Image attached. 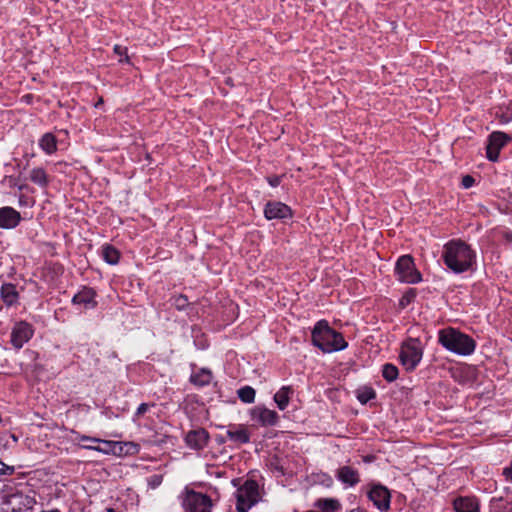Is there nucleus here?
I'll return each instance as SVG.
<instances>
[{
  "mask_svg": "<svg viewBox=\"0 0 512 512\" xmlns=\"http://www.w3.org/2000/svg\"><path fill=\"white\" fill-rule=\"evenodd\" d=\"M148 408H149V404H147V403L140 404L139 407L137 408L135 415L137 417H140L148 410Z\"/></svg>",
  "mask_w": 512,
  "mask_h": 512,
  "instance_id": "obj_39",
  "label": "nucleus"
},
{
  "mask_svg": "<svg viewBox=\"0 0 512 512\" xmlns=\"http://www.w3.org/2000/svg\"><path fill=\"white\" fill-rule=\"evenodd\" d=\"M376 396V393L373 389L371 388H365L364 390L360 391L358 393V400L362 403V404H365L367 403L369 400L375 398Z\"/></svg>",
  "mask_w": 512,
  "mask_h": 512,
  "instance_id": "obj_30",
  "label": "nucleus"
},
{
  "mask_svg": "<svg viewBox=\"0 0 512 512\" xmlns=\"http://www.w3.org/2000/svg\"><path fill=\"white\" fill-rule=\"evenodd\" d=\"M501 120L504 122H510L512 120V102L507 108V112L501 114Z\"/></svg>",
  "mask_w": 512,
  "mask_h": 512,
  "instance_id": "obj_37",
  "label": "nucleus"
},
{
  "mask_svg": "<svg viewBox=\"0 0 512 512\" xmlns=\"http://www.w3.org/2000/svg\"><path fill=\"white\" fill-rule=\"evenodd\" d=\"M95 296L96 292L92 288L84 287L74 295L72 302L76 305H82L85 309H91L97 305Z\"/></svg>",
  "mask_w": 512,
  "mask_h": 512,
  "instance_id": "obj_17",
  "label": "nucleus"
},
{
  "mask_svg": "<svg viewBox=\"0 0 512 512\" xmlns=\"http://www.w3.org/2000/svg\"><path fill=\"white\" fill-rule=\"evenodd\" d=\"M503 475L505 476L506 480L512 482V462L509 466L503 469Z\"/></svg>",
  "mask_w": 512,
  "mask_h": 512,
  "instance_id": "obj_40",
  "label": "nucleus"
},
{
  "mask_svg": "<svg viewBox=\"0 0 512 512\" xmlns=\"http://www.w3.org/2000/svg\"><path fill=\"white\" fill-rule=\"evenodd\" d=\"M264 215L268 220H284L292 217V210L282 202L270 201L265 205Z\"/></svg>",
  "mask_w": 512,
  "mask_h": 512,
  "instance_id": "obj_10",
  "label": "nucleus"
},
{
  "mask_svg": "<svg viewBox=\"0 0 512 512\" xmlns=\"http://www.w3.org/2000/svg\"><path fill=\"white\" fill-rule=\"evenodd\" d=\"M336 478L349 487H354L360 482L359 472L351 466H342L337 469Z\"/></svg>",
  "mask_w": 512,
  "mask_h": 512,
  "instance_id": "obj_18",
  "label": "nucleus"
},
{
  "mask_svg": "<svg viewBox=\"0 0 512 512\" xmlns=\"http://www.w3.org/2000/svg\"><path fill=\"white\" fill-rule=\"evenodd\" d=\"M442 259L454 273H463L472 268L476 254L466 242L451 240L443 247Z\"/></svg>",
  "mask_w": 512,
  "mask_h": 512,
  "instance_id": "obj_1",
  "label": "nucleus"
},
{
  "mask_svg": "<svg viewBox=\"0 0 512 512\" xmlns=\"http://www.w3.org/2000/svg\"><path fill=\"white\" fill-rule=\"evenodd\" d=\"M1 297L6 304H8V305L14 304L18 298V292L16 291L15 286L13 284L2 285Z\"/></svg>",
  "mask_w": 512,
  "mask_h": 512,
  "instance_id": "obj_24",
  "label": "nucleus"
},
{
  "mask_svg": "<svg viewBox=\"0 0 512 512\" xmlns=\"http://www.w3.org/2000/svg\"><path fill=\"white\" fill-rule=\"evenodd\" d=\"M39 145L47 154H52L57 150L56 137L51 133H46L40 139Z\"/></svg>",
  "mask_w": 512,
  "mask_h": 512,
  "instance_id": "obj_23",
  "label": "nucleus"
},
{
  "mask_svg": "<svg viewBox=\"0 0 512 512\" xmlns=\"http://www.w3.org/2000/svg\"><path fill=\"white\" fill-rule=\"evenodd\" d=\"M102 255L104 260L111 265H115L118 263L120 258L119 251L111 246V245H104L102 248Z\"/></svg>",
  "mask_w": 512,
  "mask_h": 512,
  "instance_id": "obj_26",
  "label": "nucleus"
},
{
  "mask_svg": "<svg viewBox=\"0 0 512 512\" xmlns=\"http://www.w3.org/2000/svg\"><path fill=\"white\" fill-rule=\"evenodd\" d=\"M114 52L115 54H117L118 56H123L125 55V60H123L122 58L119 59L120 62H123V61H126L128 62V56L126 55L127 54V48L126 47H123L121 45H115L114 46Z\"/></svg>",
  "mask_w": 512,
  "mask_h": 512,
  "instance_id": "obj_33",
  "label": "nucleus"
},
{
  "mask_svg": "<svg viewBox=\"0 0 512 512\" xmlns=\"http://www.w3.org/2000/svg\"><path fill=\"white\" fill-rule=\"evenodd\" d=\"M395 272L401 282L415 284L421 281V274L415 268L413 258L410 255H403L397 260Z\"/></svg>",
  "mask_w": 512,
  "mask_h": 512,
  "instance_id": "obj_7",
  "label": "nucleus"
},
{
  "mask_svg": "<svg viewBox=\"0 0 512 512\" xmlns=\"http://www.w3.org/2000/svg\"><path fill=\"white\" fill-rule=\"evenodd\" d=\"M453 506L456 512H479V504L473 497H459L454 500Z\"/></svg>",
  "mask_w": 512,
  "mask_h": 512,
  "instance_id": "obj_19",
  "label": "nucleus"
},
{
  "mask_svg": "<svg viewBox=\"0 0 512 512\" xmlns=\"http://www.w3.org/2000/svg\"><path fill=\"white\" fill-rule=\"evenodd\" d=\"M422 349L417 339H409L403 343L400 351V361L407 371H413L422 359Z\"/></svg>",
  "mask_w": 512,
  "mask_h": 512,
  "instance_id": "obj_5",
  "label": "nucleus"
},
{
  "mask_svg": "<svg viewBox=\"0 0 512 512\" xmlns=\"http://www.w3.org/2000/svg\"><path fill=\"white\" fill-rule=\"evenodd\" d=\"M269 184L272 186V187H276L280 184V178L275 176V177H272V178H269Z\"/></svg>",
  "mask_w": 512,
  "mask_h": 512,
  "instance_id": "obj_43",
  "label": "nucleus"
},
{
  "mask_svg": "<svg viewBox=\"0 0 512 512\" xmlns=\"http://www.w3.org/2000/svg\"><path fill=\"white\" fill-rule=\"evenodd\" d=\"M162 480V475H153L149 478L148 483L152 488H156L162 483Z\"/></svg>",
  "mask_w": 512,
  "mask_h": 512,
  "instance_id": "obj_35",
  "label": "nucleus"
},
{
  "mask_svg": "<svg viewBox=\"0 0 512 512\" xmlns=\"http://www.w3.org/2000/svg\"><path fill=\"white\" fill-rule=\"evenodd\" d=\"M76 439L79 442H83V445H96V444H99V442L101 441V439H99V438L85 436V435H79ZM80 446L82 447V444H80Z\"/></svg>",
  "mask_w": 512,
  "mask_h": 512,
  "instance_id": "obj_31",
  "label": "nucleus"
},
{
  "mask_svg": "<svg viewBox=\"0 0 512 512\" xmlns=\"http://www.w3.org/2000/svg\"><path fill=\"white\" fill-rule=\"evenodd\" d=\"M42 512H60L58 509H53L51 511H42Z\"/></svg>",
  "mask_w": 512,
  "mask_h": 512,
  "instance_id": "obj_50",
  "label": "nucleus"
},
{
  "mask_svg": "<svg viewBox=\"0 0 512 512\" xmlns=\"http://www.w3.org/2000/svg\"><path fill=\"white\" fill-rule=\"evenodd\" d=\"M237 512H247L260 499L259 486L255 480L249 479L236 491Z\"/></svg>",
  "mask_w": 512,
  "mask_h": 512,
  "instance_id": "obj_4",
  "label": "nucleus"
},
{
  "mask_svg": "<svg viewBox=\"0 0 512 512\" xmlns=\"http://www.w3.org/2000/svg\"><path fill=\"white\" fill-rule=\"evenodd\" d=\"M414 296L415 294L413 292L405 294L400 301L401 305L404 306L405 304L409 303Z\"/></svg>",
  "mask_w": 512,
  "mask_h": 512,
  "instance_id": "obj_42",
  "label": "nucleus"
},
{
  "mask_svg": "<svg viewBox=\"0 0 512 512\" xmlns=\"http://www.w3.org/2000/svg\"><path fill=\"white\" fill-rule=\"evenodd\" d=\"M175 305L178 309H183L188 305V300L186 296L180 295L175 299Z\"/></svg>",
  "mask_w": 512,
  "mask_h": 512,
  "instance_id": "obj_36",
  "label": "nucleus"
},
{
  "mask_svg": "<svg viewBox=\"0 0 512 512\" xmlns=\"http://www.w3.org/2000/svg\"><path fill=\"white\" fill-rule=\"evenodd\" d=\"M6 503L11 506L14 512H21L24 509H32L36 500L22 492H16L6 496Z\"/></svg>",
  "mask_w": 512,
  "mask_h": 512,
  "instance_id": "obj_11",
  "label": "nucleus"
},
{
  "mask_svg": "<svg viewBox=\"0 0 512 512\" xmlns=\"http://www.w3.org/2000/svg\"><path fill=\"white\" fill-rule=\"evenodd\" d=\"M292 393L293 390L290 386H284L274 395V401L280 410H284L287 407Z\"/></svg>",
  "mask_w": 512,
  "mask_h": 512,
  "instance_id": "obj_21",
  "label": "nucleus"
},
{
  "mask_svg": "<svg viewBox=\"0 0 512 512\" xmlns=\"http://www.w3.org/2000/svg\"><path fill=\"white\" fill-rule=\"evenodd\" d=\"M29 179L41 188H46L49 184V177L41 167L33 168L30 171Z\"/></svg>",
  "mask_w": 512,
  "mask_h": 512,
  "instance_id": "obj_20",
  "label": "nucleus"
},
{
  "mask_svg": "<svg viewBox=\"0 0 512 512\" xmlns=\"http://www.w3.org/2000/svg\"><path fill=\"white\" fill-rule=\"evenodd\" d=\"M14 472L13 466H8L0 460V477L4 475H11Z\"/></svg>",
  "mask_w": 512,
  "mask_h": 512,
  "instance_id": "obj_34",
  "label": "nucleus"
},
{
  "mask_svg": "<svg viewBox=\"0 0 512 512\" xmlns=\"http://www.w3.org/2000/svg\"><path fill=\"white\" fill-rule=\"evenodd\" d=\"M225 430L226 438L235 444H245L250 441V433L242 425L230 424L227 427H221Z\"/></svg>",
  "mask_w": 512,
  "mask_h": 512,
  "instance_id": "obj_14",
  "label": "nucleus"
},
{
  "mask_svg": "<svg viewBox=\"0 0 512 512\" xmlns=\"http://www.w3.org/2000/svg\"><path fill=\"white\" fill-rule=\"evenodd\" d=\"M349 512H366V511L363 508L358 507V508L350 510Z\"/></svg>",
  "mask_w": 512,
  "mask_h": 512,
  "instance_id": "obj_46",
  "label": "nucleus"
},
{
  "mask_svg": "<svg viewBox=\"0 0 512 512\" xmlns=\"http://www.w3.org/2000/svg\"><path fill=\"white\" fill-rule=\"evenodd\" d=\"M368 498L381 511H387L390 508L391 495L389 490L383 485H373L368 492Z\"/></svg>",
  "mask_w": 512,
  "mask_h": 512,
  "instance_id": "obj_9",
  "label": "nucleus"
},
{
  "mask_svg": "<svg viewBox=\"0 0 512 512\" xmlns=\"http://www.w3.org/2000/svg\"><path fill=\"white\" fill-rule=\"evenodd\" d=\"M238 397L244 403H253L255 400V390L250 386H244L237 391Z\"/></svg>",
  "mask_w": 512,
  "mask_h": 512,
  "instance_id": "obj_28",
  "label": "nucleus"
},
{
  "mask_svg": "<svg viewBox=\"0 0 512 512\" xmlns=\"http://www.w3.org/2000/svg\"><path fill=\"white\" fill-rule=\"evenodd\" d=\"M116 443L113 441L108 440H102L99 442V445H82V448L88 449V450H95L98 452H102L104 454H108L111 451H113V448L115 447Z\"/></svg>",
  "mask_w": 512,
  "mask_h": 512,
  "instance_id": "obj_27",
  "label": "nucleus"
},
{
  "mask_svg": "<svg viewBox=\"0 0 512 512\" xmlns=\"http://www.w3.org/2000/svg\"><path fill=\"white\" fill-rule=\"evenodd\" d=\"M226 440H227L226 436H222V435H221V436L218 438V442H219V443H224Z\"/></svg>",
  "mask_w": 512,
  "mask_h": 512,
  "instance_id": "obj_47",
  "label": "nucleus"
},
{
  "mask_svg": "<svg viewBox=\"0 0 512 512\" xmlns=\"http://www.w3.org/2000/svg\"><path fill=\"white\" fill-rule=\"evenodd\" d=\"M33 335L31 325L26 322H20L15 325L11 333L12 345L20 349Z\"/></svg>",
  "mask_w": 512,
  "mask_h": 512,
  "instance_id": "obj_12",
  "label": "nucleus"
},
{
  "mask_svg": "<svg viewBox=\"0 0 512 512\" xmlns=\"http://www.w3.org/2000/svg\"><path fill=\"white\" fill-rule=\"evenodd\" d=\"M399 374L398 368L390 363H387L383 366L382 376L388 382H393L397 379Z\"/></svg>",
  "mask_w": 512,
  "mask_h": 512,
  "instance_id": "obj_29",
  "label": "nucleus"
},
{
  "mask_svg": "<svg viewBox=\"0 0 512 512\" xmlns=\"http://www.w3.org/2000/svg\"><path fill=\"white\" fill-rule=\"evenodd\" d=\"M19 204L20 205H26L27 202H26V199H25V196L24 195H20L19 196Z\"/></svg>",
  "mask_w": 512,
  "mask_h": 512,
  "instance_id": "obj_44",
  "label": "nucleus"
},
{
  "mask_svg": "<svg viewBox=\"0 0 512 512\" xmlns=\"http://www.w3.org/2000/svg\"><path fill=\"white\" fill-rule=\"evenodd\" d=\"M510 56H511V61H512V51L510 52Z\"/></svg>",
  "mask_w": 512,
  "mask_h": 512,
  "instance_id": "obj_51",
  "label": "nucleus"
},
{
  "mask_svg": "<svg viewBox=\"0 0 512 512\" xmlns=\"http://www.w3.org/2000/svg\"><path fill=\"white\" fill-rule=\"evenodd\" d=\"M253 419L262 426H274L279 420L278 413L265 407H256L252 412Z\"/></svg>",
  "mask_w": 512,
  "mask_h": 512,
  "instance_id": "obj_16",
  "label": "nucleus"
},
{
  "mask_svg": "<svg viewBox=\"0 0 512 512\" xmlns=\"http://www.w3.org/2000/svg\"><path fill=\"white\" fill-rule=\"evenodd\" d=\"M510 140L511 137L504 132L496 131L491 133L486 146L487 158L493 162L497 161L501 148Z\"/></svg>",
  "mask_w": 512,
  "mask_h": 512,
  "instance_id": "obj_8",
  "label": "nucleus"
},
{
  "mask_svg": "<svg viewBox=\"0 0 512 512\" xmlns=\"http://www.w3.org/2000/svg\"><path fill=\"white\" fill-rule=\"evenodd\" d=\"M474 183L475 179L470 175H466L462 178V185L464 188H470L474 185Z\"/></svg>",
  "mask_w": 512,
  "mask_h": 512,
  "instance_id": "obj_38",
  "label": "nucleus"
},
{
  "mask_svg": "<svg viewBox=\"0 0 512 512\" xmlns=\"http://www.w3.org/2000/svg\"><path fill=\"white\" fill-rule=\"evenodd\" d=\"M106 512H116L114 508L108 507L106 508Z\"/></svg>",
  "mask_w": 512,
  "mask_h": 512,
  "instance_id": "obj_48",
  "label": "nucleus"
},
{
  "mask_svg": "<svg viewBox=\"0 0 512 512\" xmlns=\"http://www.w3.org/2000/svg\"><path fill=\"white\" fill-rule=\"evenodd\" d=\"M102 103H103V99H102V98H100V99H99V101L96 103V105H95V106H96V107H98V106H99L100 104H102Z\"/></svg>",
  "mask_w": 512,
  "mask_h": 512,
  "instance_id": "obj_49",
  "label": "nucleus"
},
{
  "mask_svg": "<svg viewBox=\"0 0 512 512\" xmlns=\"http://www.w3.org/2000/svg\"><path fill=\"white\" fill-rule=\"evenodd\" d=\"M312 343L325 353L343 350L347 347L341 333L333 330L325 320L316 323L312 330Z\"/></svg>",
  "mask_w": 512,
  "mask_h": 512,
  "instance_id": "obj_3",
  "label": "nucleus"
},
{
  "mask_svg": "<svg viewBox=\"0 0 512 512\" xmlns=\"http://www.w3.org/2000/svg\"><path fill=\"white\" fill-rule=\"evenodd\" d=\"M438 342L448 351L462 356L471 355L476 348L473 338L452 327L438 332Z\"/></svg>",
  "mask_w": 512,
  "mask_h": 512,
  "instance_id": "obj_2",
  "label": "nucleus"
},
{
  "mask_svg": "<svg viewBox=\"0 0 512 512\" xmlns=\"http://www.w3.org/2000/svg\"><path fill=\"white\" fill-rule=\"evenodd\" d=\"M212 380V373L207 369H201L199 372L193 374L190 381L197 386L208 385Z\"/></svg>",
  "mask_w": 512,
  "mask_h": 512,
  "instance_id": "obj_25",
  "label": "nucleus"
},
{
  "mask_svg": "<svg viewBox=\"0 0 512 512\" xmlns=\"http://www.w3.org/2000/svg\"><path fill=\"white\" fill-rule=\"evenodd\" d=\"M505 512H512V502L508 503V506H504Z\"/></svg>",
  "mask_w": 512,
  "mask_h": 512,
  "instance_id": "obj_45",
  "label": "nucleus"
},
{
  "mask_svg": "<svg viewBox=\"0 0 512 512\" xmlns=\"http://www.w3.org/2000/svg\"><path fill=\"white\" fill-rule=\"evenodd\" d=\"M185 512H211L212 499L201 492L187 490L182 502Z\"/></svg>",
  "mask_w": 512,
  "mask_h": 512,
  "instance_id": "obj_6",
  "label": "nucleus"
},
{
  "mask_svg": "<svg viewBox=\"0 0 512 512\" xmlns=\"http://www.w3.org/2000/svg\"><path fill=\"white\" fill-rule=\"evenodd\" d=\"M14 187H16L20 192L22 191H32V188L29 187V185H27L26 183H14L13 184Z\"/></svg>",
  "mask_w": 512,
  "mask_h": 512,
  "instance_id": "obj_41",
  "label": "nucleus"
},
{
  "mask_svg": "<svg viewBox=\"0 0 512 512\" xmlns=\"http://www.w3.org/2000/svg\"><path fill=\"white\" fill-rule=\"evenodd\" d=\"M209 441V434L203 428L190 430L185 436L187 446L194 450H202Z\"/></svg>",
  "mask_w": 512,
  "mask_h": 512,
  "instance_id": "obj_13",
  "label": "nucleus"
},
{
  "mask_svg": "<svg viewBox=\"0 0 512 512\" xmlns=\"http://www.w3.org/2000/svg\"><path fill=\"white\" fill-rule=\"evenodd\" d=\"M502 498H492L491 500V508L494 512H505L504 506L501 505Z\"/></svg>",
  "mask_w": 512,
  "mask_h": 512,
  "instance_id": "obj_32",
  "label": "nucleus"
},
{
  "mask_svg": "<svg viewBox=\"0 0 512 512\" xmlns=\"http://www.w3.org/2000/svg\"><path fill=\"white\" fill-rule=\"evenodd\" d=\"M315 506L321 512H336L341 508L340 502L334 498L318 499Z\"/></svg>",
  "mask_w": 512,
  "mask_h": 512,
  "instance_id": "obj_22",
  "label": "nucleus"
},
{
  "mask_svg": "<svg viewBox=\"0 0 512 512\" xmlns=\"http://www.w3.org/2000/svg\"><path fill=\"white\" fill-rule=\"evenodd\" d=\"M21 214L10 206L0 208V228L13 229L21 221Z\"/></svg>",
  "mask_w": 512,
  "mask_h": 512,
  "instance_id": "obj_15",
  "label": "nucleus"
}]
</instances>
